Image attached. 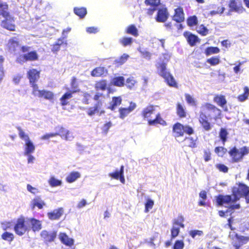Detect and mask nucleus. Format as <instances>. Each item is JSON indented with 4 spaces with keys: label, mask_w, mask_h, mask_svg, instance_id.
<instances>
[{
    "label": "nucleus",
    "mask_w": 249,
    "mask_h": 249,
    "mask_svg": "<svg viewBox=\"0 0 249 249\" xmlns=\"http://www.w3.org/2000/svg\"><path fill=\"white\" fill-rule=\"evenodd\" d=\"M249 197V187L243 183H238L237 187L232 188V196L230 195H219L216 197V202L218 206L225 205L228 209L227 212L233 213L235 210L241 208L240 203L236 202L241 197H245L246 201L247 198Z\"/></svg>",
    "instance_id": "nucleus-1"
},
{
    "label": "nucleus",
    "mask_w": 249,
    "mask_h": 249,
    "mask_svg": "<svg viewBox=\"0 0 249 249\" xmlns=\"http://www.w3.org/2000/svg\"><path fill=\"white\" fill-rule=\"evenodd\" d=\"M221 110L214 105L206 103L201 106L198 117V122L204 131H210L213 125L209 121V119L217 121L221 118Z\"/></svg>",
    "instance_id": "nucleus-2"
},
{
    "label": "nucleus",
    "mask_w": 249,
    "mask_h": 249,
    "mask_svg": "<svg viewBox=\"0 0 249 249\" xmlns=\"http://www.w3.org/2000/svg\"><path fill=\"white\" fill-rule=\"evenodd\" d=\"M156 106L149 105L144 107L141 112V115L143 120L147 121L149 125L155 126L160 124L166 125V121L162 118L161 114L158 112L155 114Z\"/></svg>",
    "instance_id": "nucleus-3"
},
{
    "label": "nucleus",
    "mask_w": 249,
    "mask_h": 249,
    "mask_svg": "<svg viewBox=\"0 0 249 249\" xmlns=\"http://www.w3.org/2000/svg\"><path fill=\"white\" fill-rule=\"evenodd\" d=\"M8 9V5L6 2L0 1V16L4 18L0 22V26L10 31H15V18L10 14Z\"/></svg>",
    "instance_id": "nucleus-4"
},
{
    "label": "nucleus",
    "mask_w": 249,
    "mask_h": 249,
    "mask_svg": "<svg viewBox=\"0 0 249 249\" xmlns=\"http://www.w3.org/2000/svg\"><path fill=\"white\" fill-rule=\"evenodd\" d=\"M30 47L28 46H22L20 50L23 54L19 55L16 58V62L20 64H22L27 61H35L38 59V55L36 51L29 52Z\"/></svg>",
    "instance_id": "nucleus-5"
},
{
    "label": "nucleus",
    "mask_w": 249,
    "mask_h": 249,
    "mask_svg": "<svg viewBox=\"0 0 249 249\" xmlns=\"http://www.w3.org/2000/svg\"><path fill=\"white\" fill-rule=\"evenodd\" d=\"M232 163H238L243 160L244 157L249 153V147L244 146L238 148L236 146L231 147L228 151Z\"/></svg>",
    "instance_id": "nucleus-6"
},
{
    "label": "nucleus",
    "mask_w": 249,
    "mask_h": 249,
    "mask_svg": "<svg viewBox=\"0 0 249 249\" xmlns=\"http://www.w3.org/2000/svg\"><path fill=\"white\" fill-rule=\"evenodd\" d=\"M159 74L163 78L167 84L171 87H178V84L175 80L173 76L167 71L166 64L160 63L157 66Z\"/></svg>",
    "instance_id": "nucleus-7"
},
{
    "label": "nucleus",
    "mask_w": 249,
    "mask_h": 249,
    "mask_svg": "<svg viewBox=\"0 0 249 249\" xmlns=\"http://www.w3.org/2000/svg\"><path fill=\"white\" fill-rule=\"evenodd\" d=\"M105 96L101 93L97 92L93 97V100L97 101V103L93 107H90L88 108L87 114L91 116L100 112V114L105 113V111L101 110L103 106V101L102 99L105 98Z\"/></svg>",
    "instance_id": "nucleus-8"
},
{
    "label": "nucleus",
    "mask_w": 249,
    "mask_h": 249,
    "mask_svg": "<svg viewBox=\"0 0 249 249\" xmlns=\"http://www.w3.org/2000/svg\"><path fill=\"white\" fill-rule=\"evenodd\" d=\"M173 132L175 137H182L184 133L191 135L194 133L193 128L188 125H183L180 123H176L173 126Z\"/></svg>",
    "instance_id": "nucleus-9"
},
{
    "label": "nucleus",
    "mask_w": 249,
    "mask_h": 249,
    "mask_svg": "<svg viewBox=\"0 0 249 249\" xmlns=\"http://www.w3.org/2000/svg\"><path fill=\"white\" fill-rule=\"evenodd\" d=\"M27 220L23 216H21L17 219L14 227V230L18 235L22 236L30 231V229L27 225Z\"/></svg>",
    "instance_id": "nucleus-10"
},
{
    "label": "nucleus",
    "mask_w": 249,
    "mask_h": 249,
    "mask_svg": "<svg viewBox=\"0 0 249 249\" xmlns=\"http://www.w3.org/2000/svg\"><path fill=\"white\" fill-rule=\"evenodd\" d=\"M229 237L231 240V244L234 249H240L244 244L249 242V236L240 235L235 232L229 233Z\"/></svg>",
    "instance_id": "nucleus-11"
},
{
    "label": "nucleus",
    "mask_w": 249,
    "mask_h": 249,
    "mask_svg": "<svg viewBox=\"0 0 249 249\" xmlns=\"http://www.w3.org/2000/svg\"><path fill=\"white\" fill-rule=\"evenodd\" d=\"M27 75L31 87L33 88V89H34V91H36V89L38 87L36 82L40 78V71L36 69H32L27 71Z\"/></svg>",
    "instance_id": "nucleus-12"
},
{
    "label": "nucleus",
    "mask_w": 249,
    "mask_h": 249,
    "mask_svg": "<svg viewBox=\"0 0 249 249\" xmlns=\"http://www.w3.org/2000/svg\"><path fill=\"white\" fill-rule=\"evenodd\" d=\"M229 7L231 11L239 14L242 13L246 11L240 0H230Z\"/></svg>",
    "instance_id": "nucleus-13"
},
{
    "label": "nucleus",
    "mask_w": 249,
    "mask_h": 249,
    "mask_svg": "<svg viewBox=\"0 0 249 249\" xmlns=\"http://www.w3.org/2000/svg\"><path fill=\"white\" fill-rule=\"evenodd\" d=\"M36 89V91H34V89L32 90V94L34 96H37L39 98H44V99L49 100L53 99L54 94L52 91L44 89L39 90L38 89V86Z\"/></svg>",
    "instance_id": "nucleus-14"
},
{
    "label": "nucleus",
    "mask_w": 249,
    "mask_h": 249,
    "mask_svg": "<svg viewBox=\"0 0 249 249\" xmlns=\"http://www.w3.org/2000/svg\"><path fill=\"white\" fill-rule=\"evenodd\" d=\"M157 10V13L155 17L156 20L158 22H165L169 16L167 8L166 7H162Z\"/></svg>",
    "instance_id": "nucleus-15"
},
{
    "label": "nucleus",
    "mask_w": 249,
    "mask_h": 249,
    "mask_svg": "<svg viewBox=\"0 0 249 249\" xmlns=\"http://www.w3.org/2000/svg\"><path fill=\"white\" fill-rule=\"evenodd\" d=\"M183 36L186 38L188 43L191 47L195 46L196 43L200 42V39L196 35L189 32H184L183 33Z\"/></svg>",
    "instance_id": "nucleus-16"
},
{
    "label": "nucleus",
    "mask_w": 249,
    "mask_h": 249,
    "mask_svg": "<svg viewBox=\"0 0 249 249\" xmlns=\"http://www.w3.org/2000/svg\"><path fill=\"white\" fill-rule=\"evenodd\" d=\"M144 3L146 6H151L147 10V14L151 16L158 9V7L160 4V0H145Z\"/></svg>",
    "instance_id": "nucleus-17"
},
{
    "label": "nucleus",
    "mask_w": 249,
    "mask_h": 249,
    "mask_svg": "<svg viewBox=\"0 0 249 249\" xmlns=\"http://www.w3.org/2000/svg\"><path fill=\"white\" fill-rule=\"evenodd\" d=\"M41 238L46 244L53 242L56 237V232H49L43 230L40 232Z\"/></svg>",
    "instance_id": "nucleus-18"
},
{
    "label": "nucleus",
    "mask_w": 249,
    "mask_h": 249,
    "mask_svg": "<svg viewBox=\"0 0 249 249\" xmlns=\"http://www.w3.org/2000/svg\"><path fill=\"white\" fill-rule=\"evenodd\" d=\"M136 107V104L131 102L128 107H120L119 109V118L124 119Z\"/></svg>",
    "instance_id": "nucleus-19"
},
{
    "label": "nucleus",
    "mask_w": 249,
    "mask_h": 249,
    "mask_svg": "<svg viewBox=\"0 0 249 249\" xmlns=\"http://www.w3.org/2000/svg\"><path fill=\"white\" fill-rule=\"evenodd\" d=\"M64 213V209L60 207L48 212L47 214L48 218L51 220H58Z\"/></svg>",
    "instance_id": "nucleus-20"
},
{
    "label": "nucleus",
    "mask_w": 249,
    "mask_h": 249,
    "mask_svg": "<svg viewBox=\"0 0 249 249\" xmlns=\"http://www.w3.org/2000/svg\"><path fill=\"white\" fill-rule=\"evenodd\" d=\"M172 19L178 23H181L184 21V13L183 8L178 7L175 9V12L172 16Z\"/></svg>",
    "instance_id": "nucleus-21"
},
{
    "label": "nucleus",
    "mask_w": 249,
    "mask_h": 249,
    "mask_svg": "<svg viewBox=\"0 0 249 249\" xmlns=\"http://www.w3.org/2000/svg\"><path fill=\"white\" fill-rule=\"evenodd\" d=\"M124 166L121 165L119 171H115V172L110 173L109 176L112 178L115 179H119L120 181L124 184L125 179L124 175Z\"/></svg>",
    "instance_id": "nucleus-22"
},
{
    "label": "nucleus",
    "mask_w": 249,
    "mask_h": 249,
    "mask_svg": "<svg viewBox=\"0 0 249 249\" xmlns=\"http://www.w3.org/2000/svg\"><path fill=\"white\" fill-rule=\"evenodd\" d=\"M46 205L45 202L41 199L40 196H37L32 199L30 207L32 210H34L36 207L38 209H42Z\"/></svg>",
    "instance_id": "nucleus-23"
},
{
    "label": "nucleus",
    "mask_w": 249,
    "mask_h": 249,
    "mask_svg": "<svg viewBox=\"0 0 249 249\" xmlns=\"http://www.w3.org/2000/svg\"><path fill=\"white\" fill-rule=\"evenodd\" d=\"M55 130H56V132L57 136H60L62 139L66 141L70 140L71 137L70 136L71 133L64 127L62 126H57L56 127Z\"/></svg>",
    "instance_id": "nucleus-24"
},
{
    "label": "nucleus",
    "mask_w": 249,
    "mask_h": 249,
    "mask_svg": "<svg viewBox=\"0 0 249 249\" xmlns=\"http://www.w3.org/2000/svg\"><path fill=\"white\" fill-rule=\"evenodd\" d=\"M67 42L63 37H61L57 39L56 41L52 45L51 49L52 52L53 53H56L58 52L61 46H67Z\"/></svg>",
    "instance_id": "nucleus-25"
},
{
    "label": "nucleus",
    "mask_w": 249,
    "mask_h": 249,
    "mask_svg": "<svg viewBox=\"0 0 249 249\" xmlns=\"http://www.w3.org/2000/svg\"><path fill=\"white\" fill-rule=\"evenodd\" d=\"M27 221L31 224V228L33 231H38L42 229L41 221L35 218H30L27 219Z\"/></svg>",
    "instance_id": "nucleus-26"
},
{
    "label": "nucleus",
    "mask_w": 249,
    "mask_h": 249,
    "mask_svg": "<svg viewBox=\"0 0 249 249\" xmlns=\"http://www.w3.org/2000/svg\"><path fill=\"white\" fill-rule=\"evenodd\" d=\"M107 70L104 67H98L94 68L90 72L92 77H102L106 75Z\"/></svg>",
    "instance_id": "nucleus-27"
},
{
    "label": "nucleus",
    "mask_w": 249,
    "mask_h": 249,
    "mask_svg": "<svg viewBox=\"0 0 249 249\" xmlns=\"http://www.w3.org/2000/svg\"><path fill=\"white\" fill-rule=\"evenodd\" d=\"M19 41L16 37H12L10 38L9 39L7 44L9 50L14 52L17 51V48L19 46Z\"/></svg>",
    "instance_id": "nucleus-28"
},
{
    "label": "nucleus",
    "mask_w": 249,
    "mask_h": 249,
    "mask_svg": "<svg viewBox=\"0 0 249 249\" xmlns=\"http://www.w3.org/2000/svg\"><path fill=\"white\" fill-rule=\"evenodd\" d=\"M76 92V90H70L65 93L60 98V104L62 106H65L69 104L68 100L72 98V94Z\"/></svg>",
    "instance_id": "nucleus-29"
},
{
    "label": "nucleus",
    "mask_w": 249,
    "mask_h": 249,
    "mask_svg": "<svg viewBox=\"0 0 249 249\" xmlns=\"http://www.w3.org/2000/svg\"><path fill=\"white\" fill-rule=\"evenodd\" d=\"M110 83L113 86L122 87L125 85V79L122 76H115L111 79Z\"/></svg>",
    "instance_id": "nucleus-30"
},
{
    "label": "nucleus",
    "mask_w": 249,
    "mask_h": 249,
    "mask_svg": "<svg viewBox=\"0 0 249 249\" xmlns=\"http://www.w3.org/2000/svg\"><path fill=\"white\" fill-rule=\"evenodd\" d=\"M213 101L219 106L224 107L227 104V100L223 95L217 94L213 97Z\"/></svg>",
    "instance_id": "nucleus-31"
},
{
    "label": "nucleus",
    "mask_w": 249,
    "mask_h": 249,
    "mask_svg": "<svg viewBox=\"0 0 249 249\" xmlns=\"http://www.w3.org/2000/svg\"><path fill=\"white\" fill-rule=\"evenodd\" d=\"M24 148L25 151L24 154L25 155H28L34 152L35 146L30 139L25 141Z\"/></svg>",
    "instance_id": "nucleus-32"
},
{
    "label": "nucleus",
    "mask_w": 249,
    "mask_h": 249,
    "mask_svg": "<svg viewBox=\"0 0 249 249\" xmlns=\"http://www.w3.org/2000/svg\"><path fill=\"white\" fill-rule=\"evenodd\" d=\"M122 102V99L121 96H113L112 98V101L110 103L109 108L111 110H114L116 107L120 106Z\"/></svg>",
    "instance_id": "nucleus-33"
},
{
    "label": "nucleus",
    "mask_w": 249,
    "mask_h": 249,
    "mask_svg": "<svg viewBox=\"0 0 249 249\" xmlns=\"http://www.w3.org/2000/svg\"><path fill=\"white\" fill-rule=\"evenodd\" d=\"M176 113L180 118H185L187 116L185 108L180 103H178L176 105Z\"/></svg>",
    "instance_id": "nucleus-34"
},
{
    "label": "nucleus",
    "mask_w": 249,
    "mask_h": 249,
    "mask_svg": "<svg viewBox=\"0 0 249 249\" xmlns=\"http://www.w3.org/2000/svg\"><path fill=\"white\" fill-rule=\"evenodd\" d=\"M59 239L63 244L67 246H71L73 244V240L70 238L65 233H60L59 234Z\"/></svg>",
    "instance_id": "nucleus-35"
},
{
    "label": "nucleus",
    "mask_w": 249,
    "mask_h": 249,
    "mask_svg": "<svg viewBox=\"0 0 249 249\" xmlns=\"http://www.w3.org/2000/svg\"><path fill=\"white\" fill-rule=\"evenodd\" d=\"M125 33L135 37H137L139 36L138 30L134 24L128 25L125 30Z\"/></svg>",
    "instance_id": "nucleus-36"
},
{
    "label": "nucleus",
    "mask_w": 249,
    "mask_h": 249,
    "mask_svg": "<svg viewBox=\"0 0 249 249\" xmlns=\"http://www.w3.org/2000/svg\"><path fill=\"white\" fill-rule=\"evenodd\" d=\"M95 89L96 90H105L107 89V81L105 79H101L97 81L95 84Z\"/></svg>",
    "instance_id": "nucleus-37"
},
{
    "label": "nucleus",
    "mask_w": 249,
    "mask_h": 249,
    "mask_svg": "<svg viewBox=\"0 0 249 249\" xmlns=\"http://www.w3.org/2000/svg\"><path fill=\"white\" fill-rule=\"evenodd\" d=\"M80 174L77 172H71L66 177V180L69 183H72L80 177Z\"/></svg>",
    "instance_id": "nucleus-38"
},
{
    "label": "nucleus",
    "mask_w": 249,
    "mask_h": 249,
    "mask_svg": "<svg viewBox=\"0 0 249 249\" xmlns=\"http://www.w3.org/2000/svg\"><path fill=\"white\" fill-rule=\"evenodd\" d=\"M73 11L80 18H84L87 13V9L85 7H75Z\"/></svg>",
    "instance_id": "nucleus-39"
},
{
    "label": "nucleus",
    "mask_w": 249,
    "mask_h": 249,
    "mask_svg": "<svg viewBox=\"0 0 249 249\" xmlns=\"http://www.w3.org/2000/svg\"><path fill=\"white\" fill-rule=\"evenodd\" d=\"M249 96V88L246 86L244 88V93L239 95L237 99L238 101L243 102L246 100Z\"/></svg>",
    "instance_id": "nucleus-40"
},
{
    "label": "nucleus",
    "mask_w": 249,
    "mask_h": 249,
    "mask_svg": "<svg viewBox=\"0 0 249 249\" xmlns=\"http://www.w3.org/2000/svg\"><path fill=\"white\" fill-rule=\"evenodd\" d=\"M129 55L126 53H124L119 58L114 60V63L117 66H121L124 64L129 58Z\"/></svg>",
    "instance_id": "nucleus-41"
},
{
    "label": "nucleus",
    "mask_w": 249,
    "mask_h": 249,
    "mask_svg": "<svg viewBox=\"0 0 249 249\" xmlns=\"http://www.w3.org/2000/svg\"><path fill=\"white\" fill-rule=\"evenodd\" d=\"M220 50L217 47H208L205 50V54L206 56H209L213 54H217L220 52Z\"/></svg>",
    "instance_id": "nucleus-42"
},
{
    "label": "nucleus",
    "mask_w": 249,
    "mask_h": 249,
    "mask_svg": "<svg viewBox=\"0 0 249 249\" xmlns=\"http://www.w3.org/2000/svg\"><path fill=\"white\" fill-rule=\"evenodd\" d=\"M1 237L3 240L11 243L14 240L15 236L13 233L5 231L1 234Z\"/></svg>",
    "instance_id": "nucleus-43"
},
{
    "label": "nucleus",
    "mask_w": 249,
    "mask_h": 249,
    "mask_svg": "<svg viewBox=\"0 0 249 249\" xmlns=\"http://www.w3.org/2000/svg\"><path fill=\"white\" fill-rule=\"evenodd\" d=\"M228 135V132L226 128H220L219 133V136L223 144H225V142L227 141Z\"/></svg>",
    "instance_id": "nucleus-44"
},
{
    "label": "nucleus",
    "mask_w": 249,
    "mask_h": 249,
    "mask_svg": "<svg viewBox=\"0 0 249 249\" xmlns=\"http://www.w3.org/2000/svg\"><path fill=\"white\" fill-rule=\"evenodd\" d=\"M133 38L131 37H123L119 39V43L124 47L130 46L133 42Z\"/></svg>",
    "instance_id": "nucleus-45"
},
{
    "label": "nucleus",
    "mask_w": 249,
    "mask_h": 249,
    "mask_svg": "<svg viewBox=\"0 0 249 249\" xmlns=\"http://www.w3.org/2000/svg\"><path fill=\"white\" fill-rule=\"evenodd\" d=\"M187 25L190 27H193L196 25L198 23L197 18L196 16L189 17L187 19Z\"/></svg>",
    "instance_id": "nucleus-46"
},
{
    "label": "nucleus",
    "mask_w": 249,
    "mask_h": 249,
    "mask_svg": "<svg viewBox=\"0 0 249 249\" xmlns=\"http://www.w3.org/2000/svg\"><path fill=\"white\" fill-rule=\"evenodd\" d=\"M199 196L202 200H200L198 202V205L200 206H205L206 205V203L205 202V200L207 198V192L205 190H202L200 192L199 194Z\"/></svg>",
    "instance_id": "nucleus-47"
},
{
    "label": "nucleus",
    "mask_w": 249,
    "mask_h": 249,
    "mask_svg": "<svg viewBox=\"0 0 249 249\" xmlns=\"http://www.w3.org/2000/svg\"><path fill=\"white\" fill-rule=\"evenodd\" d=\"M136 83L137 82L133 77H129L127 78L125 85L128 89H131L134 88Z\"/></svg>",
    "instance_id": "nucleus-48"
},
{
    "label": "nucleus",
    "mask_w": 249,
    "mask_h": 249,
    "mask_svg": "<svg viewBox=\"0 0 249 249\" xmlns=\"http://www.w3.org/2000/svg\"><path fill=\"white\" fill-rule=\"evenodd\" d=\"M48 182L50 185L53 187L60 186L62 184L61 180L56 179L54 177H51L48 180Z\"/></svg>",
    "instance_id": "nucleus-49"
},
{
    "label": "nucleus",
    "mask_w": 249,
    "mask_h": 249,
    "mask_svg": "<svg viewBox=\"0 0 249 249\" xmlns=\"http://www.w3.org/2000/svg\"><path fill=\"white\" fill-rule=\"evenodd\" d=\"M184 218L182 215H179L177 218L175 219L173 221V225L179 226L180 227L183 228L184 227V224L183 222Z\"/></svg>",
    "instance_id": "nucleus-50"
},
{
    "label": "nucleus",
    "mask_w": 249,
    "mask_h": 249,
    "mask_svg": "<svg viewBox=\"0 0 249 249\" xmlns=\"http://www.w3.org/2000/svg\"><path fill=\"white\" fill-rule=\"evenodd\" d=\"M17 128L18 131V135L21 139L24 140L25 142L30 140L28 135L25 133L21 127L17 126Z\"/></svg>",
    "instance_id": "nucleus-51"
},
{
    "label": "nucleus",
    "mask_w": 249,
    "mask_h": 249,
    "mask_svg": "<svg viewBox=\"0 0 249 249\" xmlns=\"http://www.w3.org/2000/svg\"><path fill=\"white\" fill-rule=\"evenodd\" d=\"M207 62L211 66H215L220 63V60L219 56H213L208 59Z\"/></svg>",
    "instance_id": "nucleus-52"
},
{
    "label": "nucleus",
    "mask_w": 249,
    "mask_h": 249,
    "mask_svg": "<svg viewBox=\"0 0 249 249\" xmlns=\"http://www.w3.org/2000/svg\"><path fill=\"white\" fill-rule=\"evenodd\" d=\"M70 85H71V90H76V92L79 90L78 89V84L77 81V79L75 77L73 76L71 78V80Z\"/></svg>",
    "instance_id": "nucleus-53"
},
{
    "label": "nucleus",
    "mask_w": 249,
    "mask_h": 249,
    "mask_svg": "<svg viewBox=\"0 0 249 249\" xmlns=\"http://www.w3.org/2000/svg\"><path fill=\"white\" fill-rule=\"evenodd\" d=\"M196 31L202 36H205L208 34V29L203 24H201Z\"/></svg>",
    "instance_id": "nucleus-54"
},
{
    "label": "nucleus",
    "mask_w": 249,
    "mask_h": 249,
    "mask_svg": "<svg viewBox=\"0 0 249 249\" xmlns=\"http://www.w3.org/2000/svg\"><path fill=\"white\" fill-rule=\"evenodd\" d=\"M180 232V229L178 227L173 226L171 229V240L175 238L178 236Z\"/></svg>",
    "instance_id": "nucleus-55"
},
{
    "label": "nucleus",
    "mask_w": 249,
    "mask_h": 249,
    "mask_svg": "<svg viewBox=\"0 0 249 249\" xmlns=\"http://www.w3.org/2000/svg\"><path fill=\"white\" fill-rule=\"evenodd\" d=\"M154 205V202L153 200L148 198L145 203L144 212L147 213L150 209H151Z\"/></svg>",
    "instance_id": "nucleus-56"
},
{
    "label": "nucleus",
    "mask_w": 249,
    "mask_h": 249,
    "mask_svg": "<svg viewBox=\"0 0 249 249\" xmlns=\"http://www.w3.org/2000/svg\"><path fill=\"white\" fill-rule=\"evenodd\" d=\"M189 234L193 238H195L196 236H202L203 235V231H202L198 230H191L189 231Z\"/></svg>",
    "instance_id": "nucleus-57"
},
{
    "label": "nucleus",
    "mask_w": 249,
    "mask_h": 249,
    "mask_svg": "<svg viewBox=\"0 0 249 249\" xmlns=\"http://www.w3.org/2000/svg\"><path fill=\"white\" fill-rule=\"evenodd\" d=\"M185 99L188 104L194 106H196V103L195 99L189 94L186 93L185 94Z\"/></svg>",
    "instance_id": "nucleus-58"
},
{
    "label": "nucleus",
    "mask_w": 249,
    "mask_h": 249,
    "mask_svg": "<svg viewBox=\"0 0 249 249\" xmlns=\"http://www.w3.org/2000/svg\"><path fill=\"white\" fill-rule=\"evenodd\" d=\"M184 247V243L182 240H176L173 247V249H183Z\"/></svg>",
    "instance_id": "nucleus-59"
},
{
    "label": "nucleus",
    "mask_w": 249,
    "mask_h": 249,
    "mask_svg": "<svg viewBox=\"0 0 249 249\" xmlns=\"http://www.w3.org/2000/svg\"><path fill=\"white\" fill-rule=\"evenodd\" d=\"M204 159L205 161L207 162L210 160L212 159L211 155L212 153L209 149L204 150Z\"/></svg>",
    "instance_id": "nucleus-60"
},
{
    "label": "nucleus",
    "mask_w": 249,
    "mask_h": 249,
    "mask_svg": "<svg viewBox=\"0 0 249 249\" xmlns=\"http://www.w3.org/2000/svg\"><path fill=\"white\" fill-rule=\"evenodd\" d=\"M215 167L219 171L225 173H227L229 170L228 167L223 164H217Z\"/></svg>",
    "instance_id": "nucleus-61"
},
{
    "label": "nucleus",
    "mask_w": 249,
    "mask_h": 249,
    "mask_svg": "<svg viewBox=\"0 0 249 249\" xmlns=\"http://www.w3.org/2000/svg\"><path fill=\"white\" fill-rule=\"evenodd\" d=\"M111 126L112 123L111 122L106 123L103 125L102 127V132L105 134H107Z\"/></svg>",
    "instance_id": "nucleus-62"
},
{
    "label": "nucleus",
    "mask_w": 249,
    "mask_h": 249,
    "mask_svg": "<svg viewBox=\"0 0 249 249\" xmlns=\"http://www.w3.org/2000/svg\"><path fill=\"white\" fill-rule=\"evenodd\" d=\"M226 151H227L226 148H225L222 146H217V147H215V148H214V152L217 155H219L220 152H222L224 154V153H225Z\"/></svg>",
    "instance_id": "nucleus-63"
},
{
    "label": "nucleus",
    "mask_w": 249,
    "mask_h": 249,
    "mask_svg": "<svg viewBox=\"0 0 249 249\" xmlns=\"http://www.w3.org/2000/svg\"><path fill=\"white\" fill-rule=\"evenodd\" d=\"M27 189L29 192L34 194L38 192L37 189L32 186L30 184H27Z\"/></svg>",
    "instance_id": "nucleus-64"
}]
</instances>
